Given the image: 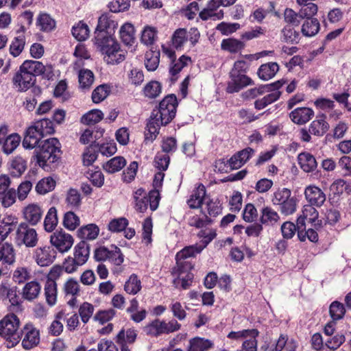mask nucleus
<instances>
[{"mask_svg":"<svg viewBox=\"0 0 351 351\" xmlns=\"http://www.w3.org/2000/svg\"><path fill=\"white\" fill-rule=\"evenodd\" d=\"M320 28V24L317 19H308L304 22L301 32L306 37H311L316 35Z\"/></svg>","mask_w":351,"mask_h":351,"instance_id":"27","label":"nucleus"},{"mask_svg":"<svg viewBox=\"0 0 351 351\" xmlns=\"http://www.w3.org/2000/svg\"><path fill=\"white\" fill-rule=\"evenodd\" d=\"M80 86L82 88H89L94 82V74L88 69H81L78 75Z\"/></svg>","mask_w":351,"mask_h":351,"instance_id":"48","label":"nucleus"},{"mask_svg":"<svg viewBox=\"0 0 351 351\" xmlns=\"http://www.w3.org/2000/svg\"><path fill=\"white\" fill-rule=\"evenodd\" d=\"M23 215L29 225L35 226L40 221L43 210L38 204H32L24 208Z\"/></svg>","mask_w":351,"mask_h":351,"instance_id":"15","label":"nucleus"},{"mask_svg":"<svg viewBox=\"0 0 351 351\" xmlns=\"http://www.w3.org/2000/svg\"><path fill=\"white\" fill-rule=\"evenodd\" d=\"M45 295L49 306H53L57 300V284L52 280H46L45 285Z\"/></svg>","mask_w":351,"mask_h":351,"instance_id":"36","label":"nucleus"},{"mask_svg":"<svg viewBox=\"0 0 351 351\" xmlns=\"http://www.w3.org/2000/svg\"><path fill=\"white\" fill-rule=\"evenodd\" d=\"M238 153L234 154L232 157L228 160H225L224 158L219 159L216 161V167H219V170H223V167L228 165L231 169H237L241 167L243 164L240 158L238 157Z\"/></svg>","mask_w":351,"mask_h":351,"instance_id":"40","label":"nucleus"},{"mask_svg":"<svg viewBox=\"0 0 351 351\" xmlns=\"http://www.w3.org/2000/svg\"><path fill=\"white\" fill-rule=\"evenodd\" d=\"M99 229L97 226L93 223H90L86 226H82L77 230V237L82 239V241L85 239L93 240L97 238L99 234Z\"/></svg>","mask_w":351,"mask_h":351,"instance_id":"26","label":"nucleus"},{"mask_svg":"<svg viewBox=\"0 0 351 351\" xmlns=\"http://www.w3.org/2000/svg\"><path fill=\"white\" fill-rule=\"evenodd\" d=\"M41 287L36 281L27 282L23 289V298L27 300L36 298L40 292Z\"/></svg>","mask_w":351,"mask_h":351,"instance_id":"28","label":"nucleus"},{"mask_svg":"<svg viewBox=\"0 0 351 351\" xmlns=\"http://www.w3.org/2000/svg\"><path fill=\"white\" fill-rule=\"evenodd\" d=\"M223 50L230 53H237L245 47L243 42L234 38L223 39L221 44Z\"/></svg>","mask_w":351,"mask_h":351,"instance_id":"33","label":"nucleus"},{"mask_svg":"<svg viewBox=\"0 0 351 351\" xmlns=\"http://www.w3.org/2000/svg\"><path fill=\"white\" fill-rule=\"evenodd\" d=\"M104 118L103 112L98 109H93L84 114L81 118V122L86 125H95Z\"/></svg>","mask_w":351,"mask_h":351,"instance_id":"38","label":"nucleus"},{"mask_svg":"<svg viewBox=\"0 0 351 351\" xmlns=\"http://www.w3.org/2000/svg\"><path fill=\"white\" fill-rule=\"evenodd\" d=\"M86 177L95 186L101 187L104 185V176L101 171H88L86 172Z\"/></svg>","mask_w":351,"mask_h":351,"instance_id":"63","label":"nucleus"},{"mask_svg":"<svg viewBox=\"0 0 351 351\" xmlns=\"http://www.w3.org/2000/svg\"><path fill=\"white\" fill-rule=\"evenodd\" d=\"M281 93L280 91L271 92L263 98L256 99L254 102V108L258 110L265 108L268 105L277 101L280 98Z\"/></svg>","mask_w":351,"mask_h":351,"instance_id":"35","label":"nucleus"},{"mask_svg":"<svg viewBox=\"0 0 351 351\" xmlns=\"http://www.w3.org/2000/svg\"><path fill=\"white\" fill-rule=\"evenodd\" d=\"M27 169V161L21 156H16L11 162L10 173L14 177L21 176Z\"/></svg>","mask_w":351,"mask_h":351,"instance_id":"37","label":"nucleus"},{"mask_svg":"<svg viewBox=\"0 0 351 351\" xmlns=\"http://www.w3.org/2000/svg\"><path fill=\"white\" fill-rule=\"evenodd\" d=\"M64 291L66 295L75 296L80 291V285L77 280L71 278L64 285Z\"/></svg>","mask_w":351,"mask_h":351,"instance_id":"64","label":"nucleus"},{"mask_svg":"<svg viewBox=\"0 0 351 351\" xmlns=\"http://www.w3.org/2000/svg\"><path fill=\"white\" fill-rule=\"evenodd\" d=\"M58 223L57 209L56 207H51L44 220V228L48 232H53Z\"/></svg>","mask_w":351,"mask_h":351,"instance_id":"30","label":"nucleus"},{"mask_svg":"<svg viewBox=\"0 0 351 351\" xmlns=\"http://www.w3.org/2000/svg\"><path fill=\"white\" fill-rule=\"evenodd\" d=\"M329 313L332 320L337 321L344 317L346 308L342 303L334 301L330 305Z\"/></svg>","mask_w":351,"mask_h":351,"instance_id":"49","label":"nucleus"},{"mask_svg":"<svg viewBox=\"0 0 351 351\" xmlns=\"http://www.w3.org/2000/svg\"><path fill=\"white\" fill-rule=\"evenodd\" d=\"M203 249L202 245H197L185 247L177 253L176 258L187 261L188 258L195 256L196 254H199Z\"/></svg>","mask_w":351,"mask_h":351,"instance_id":"42","label":"nucleus"},{"mask_svg":"<svg viewBox=\"0 0 351 351\" xmlns=\"http://www.w3.org/2000/svg\"><path fill=\"white\" fill-rule=\"evenodd\" d=\"M279 219L280 217L278 213L271 207L266 206L261 210L260 221L262 224L273 225L276 223Z\"/></svg>","mask_w":351,"mask_h":351,"instance_id":"34","label":"nucleus"},{"mask_svg":"<svg viewBox=\"0 0 351 351\" xmlns=\"http://www.w3.org/2000/svg\"><path fill=\"white\" fill-rule=\"evenodd\" d=\"M38 234L36 230L31 228L26 222L21 223L16 229V241L18 245H25L27 247H33L37 245Z\"/></svg>","mask_w":351,"mask_h":351,"instance_id":"9","label":"nucleus"},{"mask_svg":"<svg viewBox=\"0 0 351 351\" xmlns=\"http://www.w3.org/2000/svg\"><path fill=\"white\" fill-rule=\"evenodd\" d=\"M110 87L107 84L98 86L92 93V100L94 103L98 104L104 100L108 95Z\"/></svg>","mask_w":351,"mask_h":351,"instance_id":"53","label":"nucleus"},{"mask_svg":"<svg viewBox=\"0 0 351 351\" xmlns=\"http://www.w3.org/2000/svg\"><path fill=\"white\" fill-rule=\"evenodd\" d=\"M314 115L313 110L310 108H298L289 114L290 119L296 124L302 125L308 122Z\"/></svg>","mask_w":351,"mask_h":351,"instance_id":"19","label":"nucleus"},{"mask_svg":"<svg viewBox=\"0 0 351 351\" xmlns=\"http://www.w3.org/2000/svg\"><path fill=\"white\" fill-rule=\"evenodd\" d=\"M53 122L49 119H42L35 121L27 128L23 141L25 149H33L41 143V139L47 135L54 133Z\"/></svg>","mask_w":351,"mask_h":351,"instance_id":"4","label":"nucleus"},{"mask_svg":"<svg viewBox=\"0 0 351 351\" xmlns=\"http://www.w3.org/2000/svg\"><path fill=\"white\" fill-rule=\"evenodd\" d=\"M36 25L43 32H51L56 27V21L49 14L42 13L37 18Z\"/></svg>","mask_w":351,"mask_h":351,"instance_id":"29","label":"nucleus"},{"mask_svg":"<svg viewBox=\"0 0 351 351\" xmlns=\"http://www.w3.org/2000/svg\"><path fill=\"white\" fill-rule=\"evenodd\" d=\"M304 195L309 204L321 207L326 201L325 193L317 186L310 185L306 187Z\"/></svg>","mask_w":351,"mask_h":351,"instance_id":"14","label":"nucleus"},{"mask_svg":"<svg viewBox=\"0 0 351 351\" xmlns=\"http://www.w3.org/2000/svg\"><path fill=\"white\" fill-rule=\"evenodd\" d=\"M176 259V266L173 267L172 274L180 277L182 275L191 273V270L193 268V265L189 261Z\"/></svg>","mask_w":351,"mask_h":351,"instance_id":"45","label":"nucleus"},{"mask_svg":"<svg viewBox=\"0 0 351 351\" xmlns=\"http://www.w3.org/2000/svg\"><path fill=\"white\" fill-rule=\"evenodd\" d=\"M50 80L53 76L51 65H44L41 62L26 60L19 66L12 78L13 86L19 92H25L30 88L36 81V76Z\"/></svg>","mask_w":351,"mask_h":351,"instance_id":"2","label":"nucleus"},{"mask_svg":"<svg viewBox=\"0 0 351 351\" xmlns=\"http://www.w3.org/2000/svg\"><path fill=\"white\" fill-rule=\"evenodd\" d=\"M283 41L288 43H298L299 41V32L290 26H285L282 30Z\"/></svg>","mask_w":351,"mask_h":351,"instance_id":"55","label":"nucleus"},{"mask_svg":"<svg viewBox=\"0 0 351 351\" xmlns=\"http://www.w3.org/2000/svg\"><path fill=\"white\" fill-rule=\"evenodd\" d=\"M160 62L159 51H148L145 55V66L149 71H154Z\"/></svg>","mask_w":351,"mask_h":351,"instance_id":"32","label":"nucleus"},{"mask_svg":"<svg viewBox=\"0 0 351 351\" xmlns=\"http://www.w3.org/2000/svg\"><path fill=\"white\" fill-rule=\"evenodd\" d=\"M178 104L176 96L170 94L159 103L158 108L153 110L145 128V141L152 142L158 134L160 126L166 125L173 120Z\"/></svg>","mask_w":351,"mask_h":351,"instance_id":"1","label":"nucleus"},{"mask_svg":"<svg viewBox=\"0 0 351 351\" xmlns=\"http://www.w3.org/2000/svg\"><path fill=\"white\" fill-rule=\"evenodd\" d=\"M279 71V65L276 62H268L262 64L257 74L260 79L267 81L274 77Z\"/></svg>","mask_w":351,"mask_h":351,"instance_id":"23","label":"nucleus"},{"mask_svg":"<svg viewBox=\"0 0 351 351\" xmlns=\"http://www.w3.org/2000/svg\"><path fill=\"white\" fill-rule=\"evenodd\" d=\"M20 332H21V337L24 336L22 340V346L24 349H32L39 343V331L36 329L32 324H26L23 329L20 330Z\"/></svg>","mask_w":351,"mask_h":351,"instance_id":"11","label":"nucleus"},{"mask_svg":"<svg viewBox=\"0 0 351 351\" xmlns=\"http://www.w3.org/2000/svg\"><path fill=\"white\" fill-rule=\"evenodd\" d=\"M226 91L228 93L239 92L241 89L254 84L253 80L245 74H230Z\"/></svg>","mask_w":351,"mask_h":351,"instance_id":"12","label":"nucleus"},{"mask_svg":"<svg viewBox=\"0 0 351 351\" xmlns=\"http://www.w3.org/2000/svg\"><path fill=\"white\" fill-rule=\"evenodd\" d=\"M241 28V25L237 23L221 22L217 25L216 29L223 35H229L236 32Z\"/></svg>","mask_w":351,"mask_h":351,"instance_id":"58","label":"nucleus"},{"mask_svg":"<svg viewBox=\"0 0 351 351\" xmlns=\"http://www.w3.org/2000/svg\"><path fill=\"white\" fill-rule=\"evenodd\" d=\"M21 137L17 134H12L8 136L3 145V151L6 154H11L19 145Z\"/></svg>","mask_w":351,"mask_h":351,"instance_id":"44","label":"nucleus"},{"mask_svg":"<svg viewBox=\"0 0 351 351\" xmlns=\"http://www.w3.org/2000/svg\"><path fill=\"white\" fill-rule=\"evenodd\" d=\"M282 235L285 239H291L295 235L297 228L293 222L285 221L284 222L280 228Z\"/></svg>","mask_w":351,"mask_h":351,"instance_id":"62","label":"nucleus"},{"mask_svg":"<svg viewBox=\"0 0 351 351\" xmlns=\"http://www.w3.org/2000/svg\"><path fill=\"white\" fill-rule=\"evenodd\" d=\"M63 226L69 230H74L80 224L79 217L72 211H68L64 215Z\"/></svg>","mask_w":351,"mask_h":351,"instance_id":"47","label":"nucleus"},{"mask_svg":"<svg viewBox=\"0 0 351 351\" xmlns=\"http://www.w3.org/2000/svg\"><path fill=\"white\" fill-rule=\"evenodd\" d=\"M55 186L56 181L52 178H44L37 183L36 191L39 194H45L53 191Z\"/></svg>","mask_w":351,"mask_h":351,"instance_id":"46","label":"nucleus"},{"mask_svg":"<svg viewBox=\"0 0 351 351\" xmlns=\"http://www.w3.org/2000/svg\"><path fill=\"white\" fill-rule=\"evenodd\" d=\"M326 115L320 114L317 119L311 122L308 132L315 136H322L329 129V124L326 121Z\"/></svg>","mask_w":351,"mask_h":351,"instance_id":"18","label":"nucleus"},{"mask_svg":"<svg viewBox=\"0 0 351 351\" xmlns=\"http://www.w3.org/2000/svg\"><path fill=\"white\" fill-rule=\"evenodd\" d=\"M90 254V245L85 241H81L74 247V258L78 263L84 265L88 259Z\"/></svg>","mask_w":351,"mask_h":351,"instance_id":"22","label":"nucleus"},{"mask_svg":"<svg viewBox=\"0 0 351 351\" xmlns=\"http://www.w3.org/2000/svg\"><path fill=\"white\" fill-rule=\"evenodd\" d=\"M126 164L125 159L122 156H116L103 165L105 171L110 173L119 171Z\"/></svg>","mask_w":351,"mask_h":351,"instance_id":"31","label":"nucleus"},{"mask_svg":"<svg viewBox=\"0 0 351 351\" xmlns=\"http://www.w3.org/2000/svg\"><path fill=\"white\" fill-rule=\"evenodd\" d=\"M156 32L154 27L146 26L141 34V42L146 45H152L156 36Z\"/></svg>","mask_w":351,"mask_h":351,"instance_id":"59","label":"nucleus"},{"mask_svg":"<svg viewBox=\"0 0 351 351\" xmlns=\"http://www.w3.org/2000/svg\"><path fill=\"white\" fill-rule=\"evenodd\" d=\"M110 252V254H109L108 260L115 265H121L123 263L124 258L120 248L114 245H112Z\"/></svg>","mask_w":351,"mask_h":351,"instance_id":"61","label":"nucleus"},{"mask_svg":"<svg viewBox=\"0 0 351 351\" xmlns=\"http://www.w3.org/2000/svg\"><path fill=\"white\" fill-rule=\"evenodd\" d=\"M90 34L88 26L84 22L80 21L72 28L73 36L78 40L82 41L86 40Z\"/></svg>","mask_w":351,"mask_h":351,"instance_id":"43","label":"nucleus"},{"mask_svg":"<svg viewBox=\"0 0 351 351\" xmlns=\"http://www.w3.org/2000/svg\"><path fill=\"white\" fill-rule=\"evenodd\" d=\"M271 202L280 206V211L285 215H291L296 210V198L291 196L287 188H278L273 194Z\"/></svg>","mask_w":351,"mask_h":351,"instance_id":"7","label":"nucleus"},{"mask_svg":"<svg viewBox=\"0 0 351 351\" xmlns=\"http://www.w3.org/2000/svg\"><path fill=\"white\" fill-rule=\"evenodd\" d=\"M56 257V251L52 246L38 247L34 254L35 260L40 267H47L51 265Z\"/></svg>","mask_w":351,"mask_h":351,"instance_id":"13","label":"nucleus"},{"mask_svg":"<svg viewBox=\"0 0 351 351\" xmlns=\"http://www.w3.org/2000/svg\"><path fill=\"white\" fill-rule=\"evenodd\" d=\"M188 40L187 32L185 29H177L172 37L173 45L176 48H180Z\"/></svg>","mask_w":351,"mask_h":351,"instance_id":"57","label":"nucleus"},{"mask_svg":"<svg viewBox=\"0 0 351 351\" xmlns=\"http://www.w3.org/2000/svg\"><path fill=\"white\" fill-rule=\"evenodd\" d=\"M298 159L301 169L306 173L314 171L317 167L315 158L310 153L302 152L298 155Z\"/></svg>","mask_w":351,"mask_h":351,"instance_id":"21","label":"nucleus"},{"mask_svg":"<svg viewBox=\"0 0 351 351\" xmlns=\"http://www.w3.org/2000/svg\"><path fill=\"white\" fill-rule=\"evenodd\" d=\"M94 309V306L86 302L80 305L79 314L83 323L86 324L89 321L93 314Z\"/></svg>","mask_w":351,"mask_h":351,"instance_id":"56","label":"nucleus"},{"mask_svg":"<svg viewBox=\"0 0 351 351\" xmlns=\"http://www.w3.org/2000/svg\"><path fill=\"white\" fill-rule=\"evenodd\" d=\"M25 45V38L20 35L14 38L10 46V52L14 57L19 56L23 51Z\"/></svg>","mask_w":351,"mask_h":351,"instance_id":"51","label":"nucleus"},{"mask_svg":"<svg viewBox=\"0 0 351 351\" xmlns=\"http://www.w3.org/2000/svg\"><path fill=\"white\" fill-rule=\"evenodd\" d=\"M92 40L97 50L104 55V60L107 64L114 65L125 60L127 52L121 49L114 34L95 29Z\"/></svg>","mask_w":351,"mask_h":351,"instance_id":"3","label":"nucleus"},{"mask_svg":"<svg viewBox=\"0 0 351 351\" xmlns=\"http://www.w3.org/2000/svg\"><path fill=\"white\" fill-rule=\"evenodd\" d=\"M32 156L36 163L45 170H48L49 164L56 162L61 152L60 142L56 138H50L43 141L35 150Z\"/></svg>","mask_w":351,"mask_h":351,"instance_id":"5","label":"nucleus"},{"mask_svg":"<svg viewBox=\"0 0 351 351\" xmlns=\"http://www.w3.org/2000/svg\"><path fill=\"white\" fill-rule=\"evenodd\" d=\"M0 250L3 263L10 265L14 262L15 253L12 244L8 243L0 244Z\"/></svg>","mask_w":351,"mask_h":351,"instance_id":"41","label":"nucleus"},{"mask_svg":"<svg viewBox=\"0 0 351 351\" xmlns=\"http://www.w3.org/2000/svg\"><path fill=\"white\" fill-rule=\"evenodd\" d=\"M19 324V319L14 313L7 315L0 321V335L6 339L8 348L14 347L21 339Z\"/></svg>","mask_w":351,"mask_h":351,"instance_id":"6","label":"nucleus"},{"mask_svg":"<svg viewBox=\"0 0 351 351\" xmlns=\"http://www.w3.org/2000/svg\"><path fill=\"white\" fill-rule=\"evenodd\" d=\"M52 247H55L60 252H68L72 247L74 239L73 237L62 229L56 230L50 237Z\"/></svg>","mask_w":351,"mask_h":351,"instance_id":"10","label":"nucleus"},{"mask_svg":"<svg viewBox=\"0 0 351 351\" xmlns=\"http://www.w3.org/2000/svg\"><path fill=\"white\" fill-rule=\"evenodd\" d=\"M117 26L118 23L113 19L112 16L109 13H104L99 17L95 29L114 34Z\"/></svg>","mask_w":351,"mask_h":351,"instance_id":"17","label":"nucleus"},{"mask_svg":"<svg viewBox=\"0 0 351 351\" xmlns=\"http://www.w3.org/2000/svg\"><path fill=\"white\" fill-rule=\"evenodd\" d=\"M206 188L202 184L198 186L193 191L189 199L186 203L191 209H197L202 207L206 196Z\"/></svg>","mask_w":351,"mask_h":351,"instance_id":"16","label":"nucleus"},{"mask_svg":"<svg viewBox=\"0 0 351 351\" xmlns=\"http://www.w3.org/2000/svg\"><path fill=\"white\" fill-rule=\"evenodd\" d=\"M116 314V311L113 308L108 310L99 311L93 317L95 321L99 322L101 324L112 319Z\"/></svg>","mask_w":351,"mask_h":351,"instance_id":"60","label":"nucleus"},{"mask_svg":"<svg viewBox=\"0 0 351 351\" xmlns=\"http://www.w3.org/2000/svg\"><path fill=\"white\" fill-rule=\"evenodd\" d=\"M181 325L175 319L168 323L164 320L155 319L143 328V331L147 335L158 337L162 334H169L180 330Z\"/></svg>","mask_w":351,"mask_h":351,"instance_id":"8","label":"nucleus"},{"mask_svg":"<svg viewBox=\"0 0 351 351\" xmlns=\"http://www.w3.org/2000/svg\"><path fill=\"white\" fill-rule=\"evenodd\" d=\"M0 294L5 295L12 306H19L22 302L20 291L16 287H10L1 284L0 285Z\"/></svg>","mask_w":351,"mask_h":351,"instance_id":"20","label":"nucleus"},{"mask_svg":"<svg viewBox=\"0 0 351 351\" xmlns=\"http://www.w3.org/2000/svg\"><path fill=\"white\" fill-rule=\"evenodd\" d=\"M302 5L303 6L299 11L300 19H313V16L317 14L318 10L317 5L311 1Z\"/></svg>","mask_w":351,"mask_h":351,"instance_id":"50","label":"nucleus"},{"mask_svg":"<svg viewBox=\"0 0 351 351\" xmlns=\"http://www.w3.org/2000/svg\"><path fill=\"white\" fill-rule=\"evenodd\" d=\"M122 42L127 46H132L135 41V29L132 23H124L119 29Z\"/></svg>","mask_w":351,"mask_h":351,"instance_id":"24","label":"nucleus"},{"mask_svg":"<svg viewBox=\"0 0 351 351\" xmlns=\"http://www.w3.org/2000/svg\"><path fill=\"white\" fill-rule=\"evenodd\" d=\"M128 223V220L125 217L114 219L108 223V230L112 232H119L125 230Z\"/></svg>","mask_w":351,"mask_h":351,"instance_id":"54","label":"nucleus"},{"mask_svg":"<svg viewBox=\"0 0 351 351\" xmlns=\"http://www.w3.org/2000/svg\"><path fill=\"white\" fill-rule=\"evenodd\" d=\"M141 282L138 276L132 274L125 282L124 290L129 294L136 295L141 289Z\"/></svg>","mask_w":351,"mask_h":351,"instance_id":"39","label":"nucleus"},{"mask_svg":"<svg viewBox=\"0 0 351 351\" xmlns=\"http://www.w3.org/2000/svg\"><path fill=\"white\" fill-rule=\"evenodd\" d=\"M213 343L202 337H194L189 341L188 351H207L213 347Z\"/></svg>","mask_w":351,"mask_h":351,"instance_id":"25","label":"nucleus"},{"mask_svg":"<svg viewBox=\"0 0 351 351\" xmlns=\"http://www.w3.org/2000/svg\"><path fill=\"white\" fill-rule=\"evenodd\" d=\"M162 86L157 81H151L144 87L143 91L146 97L156 98L161 93Z\"/></svg>","mask_w":351,"mask_h":351,"instance_id":"52","label":"nucleus"}]
</instances>
